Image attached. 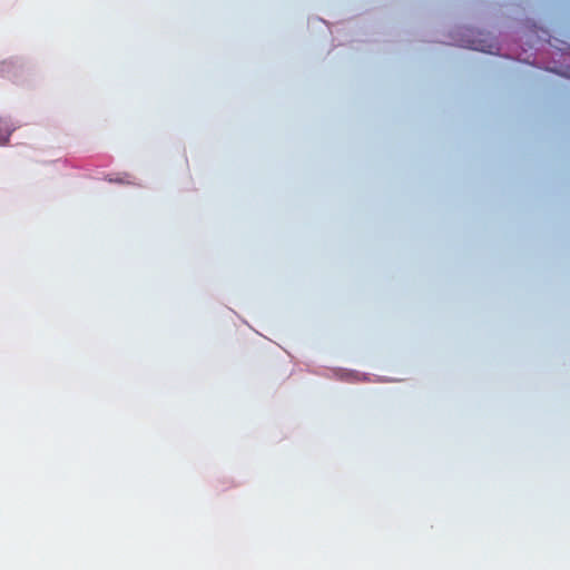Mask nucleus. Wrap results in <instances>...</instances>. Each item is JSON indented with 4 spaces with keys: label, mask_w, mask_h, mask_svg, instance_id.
I'll list each match as a JSON object with an SVG mask.
<instances>
[{
    "label": "nucleus",
    "mask_w": 570,
    "mask_h": 570,
    "mask_svg": "<svg viewBox=\"0 0 570 570\" xmlns=\"http://www.w3.org/2000/svg\"><path fill=\"white\" fill-rule=\"evenodd\" d=\"M107 180L109 183H117L120 185H137L136 178L131 174H128V173L117 174L116 176H109L107 178Z\"/></svg>",
    "instance_id": "nucleus-1"
},
{
    "label": "nucleus",
    "mask_w": 570,
    "mask_h": 570,
    "mask_svg": "<svg viewBox=\"0 0 570 570\" xmlns=\"http://www.w3.org/2000/svg\"><path fill=\"white\" fill-rule=\"evenodd\" d=\"M491 48H492V46H489V49H485L484 47H474V49H476V50L489 51V52H492Z\"/></svg>",
    "instance_id": "nucleus-2"
},
{
    "label": "nucleus",
    "mask_w": 570,
    "mask_h": 570,
    "mask_svg": "<svg viewBox=\"0 0 570 570\" xmlns=\"http://www.w3.org/2000/svg\"><path fill=\"white\" fill-rule=\"evenodd\" d=\"M7 66H8V63H7V62H2V63L0 65V72H3V71H4V68H6Z\"/></svg>",
    "instance_id": "nucleus-3"
}]
</instances>
